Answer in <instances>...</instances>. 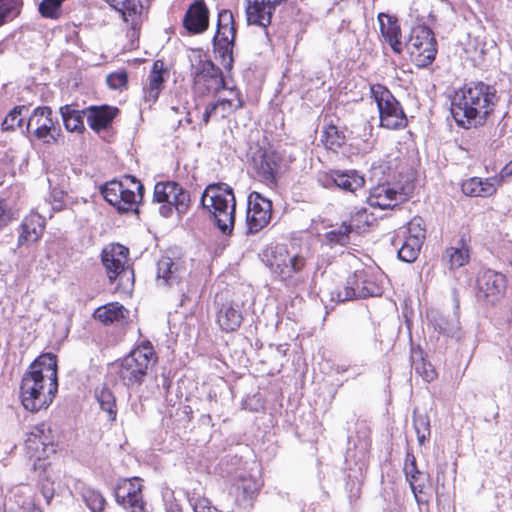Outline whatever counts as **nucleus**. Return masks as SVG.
I'll list each match as a JSON object with an SVG mask.
<instances>
[{"label":"nucleus","instance_id":"1","mask_svg":"<svg viewBox=\"0 0 512 512\" xmlns=\"http://www.w3.org/2000/svg\"><path fill=\"white\" fill-rule=\"evenodd\" d=\"M58 391L57 358L54 354H42L24 373L20 385V400L30 412L47 409Z\"/></svg>","mask_w":512,"mask_h":512},{"label":"nucleus","instance_id":"2","mask_svg":"<svg viewBox=\"0 0 512 512\" xmlns=\"http://www.w3.org/2000/svg\"><path fill=\"white\" fill-rule=\"evenodd\" d=\"M498 98L494 87L483 82L465 85L451 98V114L466 129L483 125Z\"/></svg>","mask_w":512,"mask_h":512},{"label":"nucleus","instance_id":"3","mask_svg":"<svg viewBox=\"0 0 512 512\" xmlns=\"http://www.w3.org/2000/svg\"><path fill=\"white\" fill-rule=\"evenodd\" d=\"M309 257V249L296 241L270 245L262 253L263 263L276 278L287 285H295L304 280L303 272Z\"/></svg>","mask_w":512,"mask_h":512},{"label":"nucleus","instance_id":"4","mask_svg":"<svg viewBox=\"0 0 512 512\" xmlns=\"http://www.w3.org/2000/svg\"><path fill=\"white\" fill-rule=\"evenodd\" d=\"M201 205L213 216L223 234H230L235 223L236 201L232 188L224 183L210 184L201 197Z\"/></svg>","mask_w":512,"mask_h":512},{"label":"nucleus","instance_id":"5","mask_svg":"<svg viewBox=\"0 0 512 512\" xmlns=\"http://www.w3.org/2000/svg\"><path fill=\"white\" fill-rule=\"evenodd\" d=\"M143 192V184L132 175H124L119 180H111L101 188L104 199L120 213H137Z\"/></svg>","mask_w":512,"mask_h":512},{"label":"nucleus","instance_id":"6","mask_svg":"<svg viewBox=\"0 0 512 512\" xmlns=\"http://www.w3.org/2000/svg\"><path fill=\"white\" fill-rule=\"evenodd\" d=\"M156 362L151 343H142L121 360L118 376L126 386H140Z\"/></svg>","mask_w":512,"mask_h":512},{"label":"nucleus","instance_id":"7","mask_svg":"<svg viewBox=\"0 0 512 512\" xmlns=\"http://www.w3.org/2000/svg\"><path fill=\"white\" fill-rule=\"evenodd\" d=\"M189 59L193 90L197 95L205 96L217 93L221 88H225V80L221 69L205 54L200 51H193Z\"/></svg>","mask_w":512,"mask_h":512},{"label":"nucleus","instance_id":"8","mask_svg":"<svg viewBox=\"0 0 512 512\" xmlns=\"http://www.w3.org/2000/svg\"><path fill=\"white\" fill-rule=\"evenodd\" d=\"M371 97L377 104L382 127L397 130L407 125V118L399 101L381 84L370 86Z\"/></svg>","mask_w":512,"mask_h":512},{"label":"nucleus","instance_id":"9","mask_svg":"<svg viewBox=\"0 0 512 512\" xmlns=\"http://www.w3.org/2000/svg\"><path fill=\"white\" fill-rule=\"evenodd\" d=\"M26 454L30 459H34V469L45 471L46 459L56 452L54 447V438L50 426L45 423H39L31 427L26 433L24 440Z\"/></svg>","mask_w":512,"mask_h":512},{"label":"nucleus","instance_id":"10","mask_svg":"<svg viewBox=\"0 0 512 512\" xmlns=\"http://www.w3.org/2000/svg\"><path fill=\"white\" fill-rule=\"evenodd\" d=\"M411 61L417 67H427L437 54V43L433 31L424 25L412 28L410 37L405 43Z\"/></svg>","mask_w":512,"mask_h":512},{"label":"nucleus","instance_id":"11","mask_svg":"<svg viewBox=\"0 0 512 512\" xmlns=\"http://www.w3.org/2000/svg\"><path fill=\"white\" fill-rule=\"evenodd\" d=\"M153 201L161 203L159 212L168 218L176 210L178 214H185L190 206L188 191L173 181L158 182L154 187Z\"/></svg>","mask_w":512,"mask_h":512},{"label":"nucleus","instance_id":"12","mask_svg":"<svg viewBox=\"0 0 512 512\" xmlns=\"http://www.w3.org/2000/svg\"><path fill=\"white\" fill-rule=\"evenodd\" d=\"M411 190L412 186L410 184L401 185L400 183L385 180L377 183L370 189L368 202L372 207L392 209L406 201Z\"/></svg>","mask_w":512,"mask_h":512},{"label":"nucleus","instance_id":"13","mask_svg":"<svg viewBox=\"0 0 512 512\" xmlns=\"http://www.w3.org/2000/svg\"><path fill=\"white\" fill-rule=\"evenodd\" d=\"M188 275L186 260L173 252H167L157 262V283L168 287H180Z\"/></svg>","mask_w":512,"mask_h":512},{"label":"nucleus","instance_id":"14","mask_svg":"<svg viewBox=\"0 0 512 512\" xmlns=\"http://www.w3.org/2000/svg\"><path fill=\"white\" fill-rule=\"evenodd\" d=\"M271 216V201L258 192H251L248 196V210L246 216L247 233H258L269 224Z\"/></svg>","mask_w":512,"mask_h":512},{"label":"nucleus","instance_id":"15","mask_svg":"<svg viewBox=\"0 0 512 512\" xmlns=\"http://www.w3.org/2000/svg\"><path fill=\"white\" fill-rule=\"evenodd\" d=\"M56 121L52 118V109L48 106L37 107L33 110L26 127H35L33 134L45 144L57 141L60 129L56 126Z\"/></svg>","mask_w":512,"mask_h":512},{"label":"nucleus","instance_id":"16","mask_svg":"<svg viewBox=\"0 0 512 512\" xmlns=\"http://www.w3.org/2000/svg\"><path fill=\"white\" fill-rule=\"evenodd\" d=\"M138 478L124 480L115 489L116 501L129 512H150L141 493Z\"/></svg>","mask_w":512,"mask_h":512},{"label":"nucleus","instance_id":"17","mask_svg":"<svg viewBox=\"0 0 512 512\" xmlns=\"http://www.w3.org/2000/svg\"><path fill=\"white\" fill-rule=\"evenodd\" d=\"M52 215L46 202L38 204L36 210L22 221L18 244L36 242L44 231L46 219L51 218Z\"/></svg>","mask_w":512,"mask_h":512},{"label":"nucleus","instance_id":"18","mask_svg":"<svg viewBox=\"0 0 512 512\" xmlns=\"http://www.w3.org/2000/svg\"><path fill=\"white\" fill-rule=\"evenodd\" d=\"M452 294L454 301L453 314L445 316L439 310L430 309L427 311V319L435 331L448 337L458 338L460 336L459 296L456 289L452 291Z\"/></svg>","mask_w":512,"mask_h":512},{"label":"nucleus","instance_id":"19","mask_svg":"<svg viewBox=\"0 0 512 512\" xmlns=\"http://www.w3.org/2000/svg\"><path fill=\"white\" fill-rule=\"evenodd\" d=\"M287 0H246V17L249 24L267 27L276 7Z\"/></svg>","mask_w":512,"mask_h":512},{"label":"nucleus","instance_id":"20","mask_svg":"<svg viewBox=\"0 0 512 512\" xmlns=\"http://www.w3.org/2000/svg\"><path fill=\"white\" fill-rule=\"evenodd\" d=\"M128 254L129 250L120 244L105 248L102 251V263L111 282L118 276L126 274Z\"/></svg>","mask_w":512,"mask_h":512},{"label":"nucleus","instance_id":"21","mask_svg":"<svg viewBox=\"0 0 512 512\" xmlns=\"http://www.w3.org/2000/svg\"><path fill=\"white\" fill-rule=\"evenodd\" d=\"M324 187L335 185L345 192L355 193L362 189L365 184L364 177L356 170L349 171H332L330 175L324 176L319 180Z\"/></svg>","mask_w":512,"mask_h":512},{"label":"nucleus","instance_id":"22","mask_svg":"<svg viewBox=\"0 0 512 512\" xmlns=\"http://www.w3.org/2000/svg\"><path fill=\"white\" fill-rule=\"evenodd\" d=\"M279 157L273 150L258 149L252 156L251 165L261 181L272 183L278 168Z\"/></svg>","mask_w":512,"mask_h":512},{"label":"nucleus","instance_id":"23","mask_svg":"<svg viewBox=\"0 0 512 512\" xmlns=\"http://www.w3.org/2000/svg\"><path fill=\"white\" fill-rule=\"evenodd\" d=\"M365 218V223H368L367 211L366 209L358 210L355 215L351 216L350 223L347 224L345 221L341 223V225L336 228L325 233L324 237L327 243L331 246L341 245L346 246L350 243V234L354 230V228H360V226L356 223L358 220H362Z\"/></svg>","mask_w":512,"mask_h":512},{"label":"nucleus","instance_id":"24","mask_svg":"<svg viewBox=\"0 0 512 512\" xmlns=\"http://www.w3.org/2000/svg\"><path fill=\"white\" fill-rule=\"evenodd\" d=\"M357 281L361 282V290L357 292L349 291L345 298H367L381 295V286L368 271L358 270L348 277V284L350 285L357 284ZM349 288L353 290L351 287Z\"/></svg>","mask_w":512,"mask_h":512},{"label":"nucleus","instance_id":"25","mask_svg":"<svg viewBox=\"0 0 512 512\" xmlns=\"http://www.w3.org/2000/svg\"><path fill=\"white\" fill-rule=\"evenodd\" d=\"M209 12L203 1L193 2L187 9L183 25L190 33H202L208 28Z\"/></svg>","mask_w":512,"mask_h":512},{"label":"nucleus","instance_id":"26","mask_svg":"<svg viewBox=\"0 0 512 512\" xmlns=\"http://www.w3.org/2000/svg\"><path fill=\"white\" fill-rule=\"evenodd\" d=\"M240 108L241 102L237 95H233V98H219L216 102H211L205 107L201 114L199 125L206 126L211 117L220 116L224 118Z\"/></svg>","mask_w":512,"mask_h":512},{"label":"nucleus","instance_id":"27","mask_svg":"<svg viewBox=\"0 0 512 512\" xmlns=\"http://www.w3.org/2000/svg\"><path fill=\"white\" fill-rule=\"evenodd\" d=\"M378 21L382 37L390 45L393 52L400 54L404 45L401 42V30L397 19L389 14L380 13Z\"/></svg>","mask_w":512,"mask_h":512},{"label":"nucleus","instance_id":"28","mask_svg":"<svg viewBox=\"0 0 512 512\" xmlns=\"http://www.w3.org/2000/svg\"><path fill=\"white\" fill-rule=\"evenodd\" d=\"M499 186L498 177L479 178L472 177L465 180L462 185V192L470 197H490L496 193Z\"/></svg>","mask_w":512,"mask_h":512},{"label":"nucleus","instance_id":"29","mask_svg":"<svg viewBox=\"0 0 512 512\" xmlns=\"http://www.w3.org/2000/svg\"><path fill=\"white\" fill-rule=\"evenodd\" d=\"M477 288L483 297L497 296L505 289V277L493 270H484L477 278Z\"/></svg>","mask_w":512,"mask_h":512},{"label":"nucleus","instance_id":"30","mask_svg":"<svg viewBox=\"0 0 512 512\" xmlns=\"http://www.w3.org/2000/svg\"><path fill=\"white\" fill-rule=\"evenodd\" d=\"M117 113V108L108 105L90 106L86 109L87 123L91 129L99 132L111 124Z\"/></svg>","mask_w":512,"mask_h":512},{"label":"nucleus","instance_id":"31","mask_svg":"<svg viewBox=\"0 0 512 512\" xmlns=\"http://www.w3.org/2000/svg\"><path fill=\"white\" fill-rule=\"evenodd\" d=\"M129 316V311L118 302H111L99 307L94 312L95 319L104 324H123Z\"/></svg>","mask_w":512,"mask_h":512},{"label":"nucleus","instance_id":"32","mask_svg":"<svg viewBox=\"0 0 512 512\" xmlns=\"http://www.w3.org/2000/svg\"><path fill=\"white\" fill-rule=\"evenodd\" d=\"M242 320L241 311L233 304H224L217 314V323L221 330L225 332L236 331L240 327Z\"/></svg>","mask_w":512,"mask_h":512},{"label":"nucleus","instance_id":"33","mask_svg":"<svg viewBox=\"0 0 512 512\" xmlns=\"http://www.w3.org/2000/svg\"><path fill=\"white\" fill-rule=\"evenodd\" d=\"M259 482L250 475H240L232 486V493L235 494L239 503L250 500L258 492Z\"/></svg>","mask_w":512,"mask_h":512},{"label":"nucleus","instance_id":"34","mask_svg":"<svg viewBox=\"0 0 512 512\" xmlns=\"http://www.w3.org/2000/svg\"><path fill=\"white\" fill-rule=\"evenodd\" d=\"M60 113L65 128L70 132H82L85 129L83 117L85 110H78L73 105H65L60 108Z\"/></svg>","mask_w":512,"mask_h":512},{"label":"nucleus","instance_id":"35","mask_svg":"<svg viewBox=\"0 0 512 512\" xmlns=\"http://www.w3.org/2000/svg\"><path fill=\"white\" fill-rule=\"evenodd\" d=\"M235 37H228L220 34H215L213 38L214 52L221 58V63L226 69L232 67V48Z\"/></svg>","mask_w":512,"mask_h":512},{"label":"nucleus","instance_id":"36","mask_svg":"<svg viewBox=\"0 0 512 512\" xmlns=\"http://www.w3.org/2000/svg\"><path fill=\"white\" fill-rule=\"evenodd\" d=\"M460 244L461 246L449 247L444 252L443 261L449 265L451 270L463 267L469 262V250L464 245L463 239L460 240Z\"/></svg>","mask_w":512,"mask_h":512},{"label":"nucleus","instance_id":"37","mask_svg":"<svg viewBox=\"0 0 512 512\" xmlns=\"http://www.w3.org/2000/svg\"><path fill=\"white\" fill-rule=\"evenodd\" d=\"M403 238L404 239L397 237L392 241V244L394 246L400 244V248L398 249V258L401 261L412 263L417 259L423 243L417 242L407 237Z\"/></svg>","mask_w":512,"mask_h":512},{"label":"nucleus","instance_id":"38","mask_svg":"<svg viewBox=\"0 0 512 512\" xmlns=\"http://www.w3.org/2000/svg\"><path fill=\"white\" fill-rule=\"evenodd\" d=\"M95 397L102 411L107 413L108 420L114 421L117 416L116 399L108 388H101L95 391Z\"/></svg>","mask_w":512,"mask_h":512},{"label":"nucleus","instance_id":"39","mask_svg":"<svg viewBox=\"0 0 512 512\" xmlns=\"http://www.w3.org/2000/svg\"><path fill=\"white\" fill-rule=\"evenodd\" d=\"M163 83V76L160 70H158V61L153 65V69L149 75V84L145 88V99L149 102H155L158 99L161 87Z\"/></svg>","mask_w":512,"mask_h":512},{"label":"nucleus","instance_id":"40","mask_svg":"<svg viewBox=\"0 0 512 512\" xmlns=\"http://www.w3.org/2000/svg\"><path fill=\"white\" fill-rule=\"evenodd\" d=\"M22 0H0V27L13 21L21 12Z\"/></svg>","mask_w":512,"mask_h":512},{"label":"nucleus","instance_id":"41","mask_svg":"<svg viewBox=\"0 0 512 512\" xmlns=\"http://www.w3.org/2000/svg\"><path fill=\"white\" fill-rule=\"evenodd\" d=\"M216 34L235 37L236 27L233 13L230 10H222L219 12Z\"/></svg>","mask_w":512,"mask_h":512},{"label":"nucleus","instance_id":"42","mask_svg":"<svg viewBox=\"0 0 512 512\" xmlns=\"http://www.w3.org/2000/svg\"><path fill=\"white\" fill-rule=\"evenodd\" d=\"M405 476L410 483V487L415 496L422 493L424 484L421 481L422 472L417 469L415 458L412 457L410 463L405 465Z\"/></svg>","mask_w":512,"mask_h":512},{"label":"nucleus","instance_id":"43","mask_svg":"<svg viewBox=\"0 0 512 512\" xmlns=\"http://www.w3.org/2000/svg\"><path fill=\"white\" fill-rule=\"evenodd\" d=\"M27 110L28 108L25 105L13 107L1 123L2 130L14 131L16 127H20L23 122V118L21 117V115L23 111Z\"/></svg>","mask_w":512,"mask_h":512},{"label":"nucleus","instance_id":"44","mask_svg":"<svg viewBox=\"0 0 512 512\" xmlns=\"http://www.w3.org/2000/svg\"><path fill=\"white\" fill-rule=\"evenodd\" d=\"M413 425L420 445H423L430 436V420L426 414H416L413 416Z\"/></svg>","mask_w":512,"mask_h":512},{"label":"nucleus","instance_id":"45","mask_svg":"<svg viewBox=\"0 0 512 512\" xmlns=\"http://www.w3.org/2000/svg\"><path fill=\"white\" fill-rule=\"evenodd\" d=\"M403 237L423 243L425 239L426 229L424 221L421 217H414L408 224L406 230L403 232Z\"/></svg>","mask_w":512,"mask_h":512},{"label":"nucleus","instance_id":"46","mask_svg":"<svg viewBox=\"0 0 512 512\" xmlns=\"http://www.w3.org/2000/svg\"><path fill=\"white\" fill-rule=\"evenodd\" d=\"M322 141L327 148L335 150L344 143V136L338 131L336 126L330 125L323 131Z\"/></svg>","mask_w":512,"mask_h":512},{"label":"nucleus","instance_id":"47","mask_svg":"<svg viewBox=\"0 0 512 512\" xmlns=\"http://www.w3.org/2000/svg\"><path fill=\"white\" fill-rule=\"evenodd\" d=\"M188 501L194 512H218L208 498L196 493L189 494Z\"/></svg>","mask_w":512,"mask_h":512},{"label":"nucleus","instance_id":"48","mask_svg":"<svg viewBox=\"0 0 512 512\" xmlns=\"http://www.w3.org/2000/svg\"><path fill=\"white\" fill-rule=\"evenodd\" d=\"M6 512H42L30 497L22 498L15 496V501L12 503Z\"/></svg>","mask_w":512,"mask_h":512},{"label":"nucleus","instance_id":"49","mask_svg":"<svg viewBox=\"0 0 512 512\" xmlns=\"http://www.w3.org/2000/svg\"><path fill=\"white\" fill-rule=\"evenodd\" d=\"M62 2L63 0H42L39 4V12L46 18H58Z\"/></svg>","mask_w":512,"mask_h":512},{"label":"nucleus","instance_id":"50","mask_svg":"<svg viewBox=\"0 0 512 512\" xmlns=\"http://www.w3.org/2000/svg\"><path fill=\"white\" fill-rule=\"evenodd\" d=\"M85 502L92 512H102L105 507V498L98 491H87L84 495Z\"/></svg>","mask_w":512,"mask_h":512},{"label":"nucleus","instance_id":"51","mask_svg":"<svg viewBox=\"0 0 512 512\" xmlns=\"http://www.w3.org/2000/svg\"><path fill=\"white\" fill-rule=\"evenodd\" d=\"M51 201L48 203L45 201L48 205V209L50 212H57L61 211L65 207V200L66 192L63 189L59 188H52L50 193Z\"/></svg>","mask_w":512,"mask_h":512},{"label":"nucleus","instance_id":"52","mask_svg":"<svg viewBox=\"0 0 512 512\" xmlns=\"http://www.w3.org/2000/svg\"><path fill=\"white\" fill-rule=\"evenodd\" d=\"M349 287L353 289L351 290L352 292H357L358 290H361V282L357 281V284L350 285L348 284L347 279L345 285L342 288H337L331 292V300L337 302L354 300L355 298H345L346 293L348 294V292L350 291Z\"/></svg>","mask_w":512,"mask_h":512},{"label":"nucleus","instance_id":"53","mask_svg":"<svg viewBox=\"0 0 512 512\" xmlns=\"http://www.w3.org/2000/svg\"><path fill=\"white\" fill-rule=\"evenodd\" d=\"M127 74L126 72H117L111 73L107 76L106 82L108 86L112 89H122L127 84Z\"/></svg>","mask_w":512,"mask_h":512},{"label":"nucleus","instance_id":"54","mask_svg":"<svg viewBox=\"0 0 512 512\" xmlns=\"http://www.w3.org/2000/svg\"><path fill=\"white\" fill-rule=\"evenodd\" d=\"M416 371L423 377L426 382H431L436 378V371L431 364H422V370L417 366Z\"/></svg>","mask_w":512,"mask_h":512},{"label":"nucleus","instance_id":"55","mask_svg":"<svg viewBox=\"0 0 512 512\" xmlns=\"http://www.w3.org/2000/svg\"><path fill=\"white\" fill-rule=\"evenodd\" d=\"M12 219L11 212L6 208L3 202H0V230H2Z\"/></svg>","mask_w":512,"mask_h":512},{"label":"nucleus","instance_id":"56","mask_svg":"<svg viewBox=\"0 0 512 512\" xmlns=\"http://www.w3.org/2000/svg\"><path fill=\"white\" fill-rule=\"evenodd\" d=\"M222 89L226 92V94L224 96H220L219 98H233V95H237V98H239L241 102V107L243 106L244 101L242 99V95L236 87H228L227 84L225 83V88Z\"/></svg>","mask_w":512,"mask_h":512},{"label":"nucleus","instance_id":"57","mask_svg":"<svg viewBox=\"0 0 512 512\" xmlns=\"http://www.w3.org/2000/svg\"><path fill=\"white\" fill-rule=\"evenodd\" d=\"M512 176V160L509 161L500 171L499 175L497 176L499 179V185L507 179L508 177Z\"/></svg>","mask_w":512,"mask_h":512},{"label":"nucleus","instance_id":"58","mask_svg":"<svg viewBox=\"0 0 512 512\" xmlns=\"http://www.w3.org/2000/svg\"><path fill=\"white\" fill-rule=\"evenodd\" d=\"M381 168H382V167L374 168V169H373V177H376V176H377V174H378V172H379V173H380V172H382V171H381Z\"/></svg>","mask_w":512,"mask_h":512},{"label":"nucleus","instance_id":"59","mask_svg":"<svg viewBox=\"0 0 512 512\" xmlns=\"http://www.w3.org/2000/svg\"><path fill=\"white\" fill-rule=\"evenodd\" d=\"M190 115H191V113H190V112H188V113H187V118H186V121H187L188 123H191V122H192V120H191V118H190Z\"/></svg>","mask_w":512,"mask_h":512},{"label":"nucleus","instance_id":"60","mask_svg":"<svg viewBox=\"0 0 512 512\" xmlns=\"http://www.w3.org/2000/svg\"><path fill=\"white\" fill-rule=\"evenodd\" d=\"M179 291L182 293V296L185 297V293L182 288H179Z\"/></svg>","mask_w":512,"mask_h":512},{"label":"nucleus","instance_id":"61","mask_svg":"<svg viewBox=\"0 0 512 512\" xmlns=\"http://www.w3.org/2000/svg\"><path fill=\"white\" fill-rule=\"evenodd\" d=\"M510 361L512 362V348H511Z\"/></svg>","mask_w":512,"mask_h":512},{"label":"nucleus","instance_id":"62","mask_svg":"<svg viewBox=\"0 0 512 512\" xmlns=\"http://www.w3.org/2000/svg\"><path fill=\"white\" fill-rule=\"evenodd\" d=\"M168 512H179L178 510H170Z\"/></svg>","mask_w":512,"mask_h":512}]
</instances>
